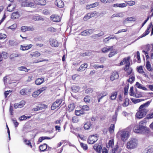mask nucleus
<instances>
[{
	"label": "nucleus",
	"mask_w": 153,
	"mask_h": 153,
	"mask_svg": "<svg viewBox=\"0 0 153 153\" xmlns=\"http://www.w3.org/2000/svg\"><path fill=\"white\" fill-rule=\"evenodd\" d=\"M146 121L144 119L140 121L138 125L135 126L134 127V131L136 133L146 134L149 132V128L146 126Z\"/></svg>",
	"instance_id": "1"
},
{
	"label": "nucleus",
	"mask_w": 153,
	"mask_h": 153,
	"mask_svg": "<svg viewBox=\"0 0 153 153\" xmlns=\"http://www.w3.org/2000/svg\"><path fill=\"white\" fill-rule=\"evenodd\" d=\"M150 102V101H147L140 106L139 108V111L136 113V116L137 118L140 119L146 115L147 112V110L146 108L148 106Z\"/></svg>",
	"instance_id": "2"
},
{
	"label": "nucleus",
	"mask_w": 153,
	"mask_h": 153,
	"mask_svg": "<svg viewBox=\"0 0 153 153\" xmlns=\"http://www.w3.org/2000/svg\"><path fill=\"white\" fill-rule=\"evenodd\" d=\"M138 144L137 140L134 138H131L127 144V148L128 149H134L137 147Z\"/></svg>",
	"instance_id": "3"
},
{
	"label": "nucleus",
	"mask_w": 153,
	"mask_h": 153,
	"mask_svg": "<svg viewBox=\"0 0 153 153\" xmlns=\"http://www.w3.org/2000/svg\"><path fill=\"white\" fill-rule=\"evenodd\" d=\"M121 138L123 141L126 140L129 137V132L127 129H125L121 130L120 132Z\"/></svg>",
	"instance_id": "4"
},
{
	"label": "nucleus",
	"mask_w": 153,
	"mask_h": 153,
	"mask_svg": "<svg viewBox=\"0 0 153 153\" xmlns=\"http://www.w3.org/2000/svg\"><path fill=\"white\" fill-rule=\"evenodd\" d=\"M98 138L97 134L91 135L88 138V143L89 144H93L98 140Z\"/></svg>",
	"instance_id": "5"
},
{
	"label": "nucleus",
	"mask_w": 153,
	"mask_h": 153,
	"mask_svg": "<svg viewBox=\"0 0 153 153\" xmlns=\"http://www.w3.org/2000/svg\"><path fill=\"white\" fill-rule=\"evenodd\" d=\"M28 0H19L22 6L31 7L34 6V4L29 1H27Z\"/></svg>",
	"instance_id": "6"
},
{
	"label": "nucleus",
	"mask_w": 153,
	"mask_h": 153,
	"mask_svg": "<svg viewBox=\"0 0 153 153\" xmlns=\"http://www.w3.org/2000/svg\"><path fill=\"white\" fill-rule=\"evenodd\" d=\"M62 102V99H60L56 100V101L54 102L52 104L51 107V110H54L56 108L59 107Z\"/></svg>",
	"instance_id": "7"
},
{
	"label": "nucleus",
	"mask_w": 153,
	"mask_h": 153,
	"mask_svg": "<svg viewBox=\"0 0 153 153\" xmlns=\"http://www.w3.org/2000/svg\"><path fill=\"white\" fill-rule=\"evenodd\" d=\"M30 89L28 88H23L20 90L19 93L20 94L23 96H25L28 94L30 92Z\"/></svg>",
	"instance_id": "8"
},
{
	"label": "nucleus",
	"mask_w": 153,
	"mask_h": 153,
	"mask_svg": "<svg viewBox=\"0 0 153 153\" xmlns=\"http://www.w3.org/2000/svg\"><path fill=\"white\" fill-rule=\"evenodd\" d=\"M47 106L45 105L40 104L37 106L36 108H33L32 109V111H37L44 109L46 108Z\"/></svg>",
	"instance_id": "9"
},
{
	"label": "nucleus",
	"mask_w": 153,
	"mask_h": 153,
	"mask_svg": "<svg viewBox=\"0 0 153 153\" xmlns=\"http://www.w3.org/2000/svg\"><path fill=\"white\" fill-rule=\"evenodd\" d=\"M130 57L129 56L124 58L123 60L120 62V65H123L124 64H126V66H130Z\"/></svg>",
	"instance_id": "10"
},
{
	"label": "nucleus",
	"mask_w": 153,
	"mask_h": 153,
	"mask_svg": "<svg viewBox=\"0 0 153 153\" xmlns=\"http://www.w3.org/2000/svg\"><path fill=\"white\" fill-rule=\"evenodd\" d=\"M96 14L97 13L96 11L92 12L91 13H88L86 15L84 16L83 18V19L85 21H86L90 18L95 16Z\"/></svg>",
	"instance_id": "11"
},
{
	"label": "nucleus",
	"mask_w": 153,
	"mask_h": 153,
	"mask_svg": "<svg viewBox=\"0 0 153 153\" xmlns=\"http://www.w3.org/2000/svg\"><path fill=\"white\" fill-rule=\"evenodd\" d=\"M51 19L53 22H58L60 20V17L56 15H52L50 17Z\"/></svg>",
	"instance_id": "12"
},
{
	"label": "nucleus",
	"mask_w": 153,
	"mask_h": 153,
	"mask_svg": "<svg viewBox=\"0 0 153 153\" xmlns=\"http://www.w3.org/2000/svg\"><path fill=\"white\" fill-rule=\"evenodd\" d=\"M119 75L117 72L116 71L113 72L111 75L110 79L111 81L114 80L115 79L118 78Z\"/></svg>",
	"instance_id": "13"
},
{
	"label": "nucleus",
	"mask_w": 153,
	"mask_h": 153,
	"mask_svg": "<svg viewBox=\"0 0 153 153\" xmlns=\"http://www.w3.org/2000/svg\"><path fill=\"white\" fill-rule=\"evenodd\" d=\"M152 22H151L150 23V24L149 25V27H148L146 30L145 31V32L143 33L141 36H139V38H138V39L142 38L143 37H145L149 33V29L150 28V27L152 26Z\"/></svg>",
	"instance_id": "14"
},
{
	"label": "nucleus",
	"mask_w": 153,
	"mask_h": 153,
	"mask_svg": "<svg viewBox=\"0 0 153 153\" xmlns=\"http://www.w3.org/2000/svg\"><path fill=\"white\" fill-rule=\"evenodd\" d=\"M33 1L35 4L38 5H45L46 4L45 0H33Z\"/></svg>",
	"instance_id": "15"
},
{
	"label": "nucleus",
	"mask_w": 153,
	"mask_h": 153,
	"mask_svg": "<svg viewBox=\"0 0 153 153\" xmlns=\"http://www.w3.org/2000/svg\"><path fill=\"white\" fill-rule=\"evenodd\" d=\"M94 148L97 152L100 153L102 146L101 145L96 144L94 146Z\"/></svg>",
	"instance_id": "16"
},
{
	"label": "nucleus",
	"mask_w": 153,
	"mask_h": 153,
	"mask_svg": "<svg viewBox=\"0 0 153 153\" xmlns=\"http://www.w3.org/2000/svg\"><path fill=\"white\" fill-rule=\"evenodd\" d=\"M113 46L105 47L102 49V52L104 53H107L112 50L113 49Z\"/></svg>",
	"instance_id": "17"
},
{
	"label": "nucleus",
	"mask_w": 153,
	"mask_h": 153,
	"mask_svg": "<svg viewBox=\"0 0 153 153\" xmlns=\"http://www.w3.org/2000/svg\"><path fill=\"white\" fill-rule=\"evenodd\" d=\"M55 4L59 8H62L64 6V3L61 0H56L55 1Z\"/></svg>",
	"instance_id": "18"
},
{
	"label": "nucleus",
	"mask_w": 153,
	"mask_h": 153,
	"mask_svg": "<svg viewBox=\"0 0 153 153\" xmlns=\"http://www.w3.org/2000/svg\"><path fill=\"white\" fill-rule=\"evenodd\" d=\"M153 152V146H148L146 148L143 153H151Z\"/></svg>",
	"instance_id": "19"
},
{
	"label": "nucleus",
	"mask_w": 153,
	"mask_h": 153,
	"mask_svg": "<svg viewBox=\"0 0 153 153\" xmlns=\"http://www.w3.org/2000/svg\"><path fill=\"white\" fill-rule=\"evenodd\" d=\"M32 46V45L29 44V45H21L20 49L22 51L28 50Z\"/></svg>",
	"instance_id": "20"
},
{
	"label": "nucleus",
	"mask_w": 153,
	"mask_h": 153,
	"mask_svg": "<svg viewBox=\"0 0 153 153\" xmlns=\"http://www.w3.org/2000/svg\"><path fill=\"white\" fill-rule=\"evenodd\" d=\"M127 4L126 3H116L113 4L112 7H119L120 8H123L126 7Z\"/></svg>",
	"instance_id": "21"
},
{
	"label": "nucleus",
	"mask_w": 153,
	"mask_h": 153,
	"mask_svg": "<svg viewBox=\"0 0 153 153\" xmlns=\"http://www.w3.org/2000/svg\"><path fill=\"white\" fill-rule=\"evenodd\" d=\"M99 4L98 2H96L94 3L87 5L86 6V8L88 9L95 7L98 6Z\"/></svg>",
	"instance_id": "22"
},
{
	"label": "nucleus",
	"mask_w": 153,
	"mask_h": 153,
	"mask_svg": "<svg viewBox=\"0 0 153 153\" xmlns=\"http://www.w3.org/2000/svg\"><path fill=\"white\" fill-rule=\"evenodd\" d=\"M137 70L140 73L143 74V75H144L145 77H147V75L143 71V67L142 66H140L139 67H137Z\"/></svg>",
	"instance_id": "23"
},
{
	"label": "nucleus",
	"mask_w": 153,
	"mask_h": 153,
	"mask_svg": "<svg viewBox=\"0 0 153 153\" xmlns=\"http://www.w3.org/2000/svg\"><path fill=\"white\" fill-rule=\"evenodd\" d=\"M87 67L88 65L86 63L82 64L81 65L79 68L78 69V71H83L85 70Z\"/></svg>",
	"instance_id": "24"
},
{
	"label": "nucleus",
	"mask_w": 153,
	"mask_h": 153,
	"mask_svg": "<svg viewBox=\"0 0 153 153\" xmlns=\"http://www.w3.org/2000/svg\"><path fill=\"white\" fill-rule=\"evenodd\" d=\"M124 16L123 13L120 12L117 13L113 14L111 17V18H113L114 17H120L121 18L123 17Z\"/></svg>",
	"instance_id": "25"
},
{
	"label": "nucleus",
	"mask_w": 153,
	"mask_h": 153,
	"mask_svg": "<svg viewBox=\"0 0 153 153\" xmlns=\"http://www.w3.org/2000/svg\"><path fill=\"white\" fill-rule=\"evenodd\" d=\"M20 16V15L19 14L18 11H17L15 12L12 13L11 15V18L12 19H18Z\"/></svg>",
	"instance_id": "26"
},
{
	"label": "nucleus",
	"mask_w": 153,
	"mask_h": 153,
	"mask_svg": "<svg viewBox=\"0 0 153 153\" xmlns=\"http://www.w3.org/2000/svg\"><path fill=\"white\" fill-rule=\"evenodd\" d=\"M44 82V79L43 78H39L35 81V84L39 85L42 83Z\"/></svg>",
	"instance_id": "27"
},
{
	"label": "nucleus",
	"mask_w": 153,
	"mask_h": 153,
	"mask_svg": "<svg viewBox=\"0 0 153 153\" xmlns=\"http://www.w3.org/2000/svg\"><path fill=\"white\" fill-rule=\"evenodd\" d=\"M48 147L47 144L46 143H44L39 146V149L41 151L43 152L46 150Z\"/></svg>",
	"instance_id": "28"
},
{
	"label": "nucleus",
	"mask_w": 153,
	"mask_h": 153,
	"mask_svg": "<svg viewBox=\"0 0 153 153\" xmlns=\"http://www.w3.org/2000/svg\"><path fill=\"white\" fill-rule=\"evenodd\" d=\"M146 67L149 71H152L153 70V68L151 67V65L149 61L146 62Z\"/></svg>",
	"instance_id": "29"
},
{
	"label": "nucleus",
	"mask_w": 153,
	"mask_h": 153,
	"mask_svg": "<svg viewBox=\"0 0 153 153\" xmlns=\"http://www.w3.org/2000/svg\"><path fill=\"white\" fill-rule=\"evenodd\" d=\"M130 66H126L124 70L128 75L130 74L132 72V69L131 68L129 67Z\"/></svg>",
	"instance_id": "30"
},
{
	"label": "nucleus",
	"mask_w": 153,
	"mask_h": 153,
	"mask_svg": "<svg viewBox=\"0 0 153 153\" xmlns=\"http://www.w3.org/2000/svg\"><path fill=\"white\" fill-rule=\"evenodd\" d=\"M50 42L52 46L55 47L58 46L59 44L58 42L56 39H53L52 41H50Z\"/></svg>",
	"instance_id": "31"
},
{
	"label": "nucleus",
	"mask_w": 153,
	"mask_h": 153,
	"mask_svg": "<svg viewBox=\"0 0 153 153\" xmlns=\"http://www.w3.org/2000/svg\"><path fill=\"white\" fill-rule=\"evenodd\" d=\"M135 79V78L134 75V74L132 73L131 75L130 76L129 78L127 80V81L128 82L132 83L134 81Z\"/></svg>",
	"instance_id": "32"
},
{
	"label": "nucleus",
	"mask_w": 153,
	"mask_h": 153,
	"mask_svg": "<svg viewBox=\"0 0 153 153\" xmlns=\"http://www.w3.org/2000/svg\"><path fill=\"white\" fill-rule=\"evenodd\" d=\"M136 86L138 88L144 90H147V88H146L143 86L141 84H140L138 82H136Z\"/></svg>",
	"instance_id": "33"
},
{
	"label": "nucleus",
	"mask_w": 153,
	"mask_h": 153,
	"mask_svg": "<svg viewBox=\"0 0 153 153\" xmlns=\"http://www.w3.org/2000/svg\"><path fill=\"white\" fill-rule=\"evenodd\" d=\"M131 100L133 103L136 104L143 101L144 100L143 99H138L132 98L131 99Z\"/></svg>",
	"instance_id": "34"
},
{
	"label": "nucleus",
	"mask_w": 153,
	"mask_h": 153,
	"mask_svg": "<svg viewBox=\"0 0 153 153\" xmlns=\"http://www.w3.org/2000/svg\"><path fill=\"white\" fill-rule=\"evenodd\" d=\"M71 89L72 91L77 92L79 91V87L78 86L74 85L71 87Z\"/></svg>",
	"instance_id": "35"
},
{
	"label": "nucleus",
	"mask_w": 153,
	"mask_h": 153,
	"mask_svg": "<svg viewBox=\"0 0 153 153\" xmlns=\"http://www.w3.org/2000/svg\"><path fill=\"white\" fill-rule=\"evenodd\" d=\"M75 106L73 103L70 104L68 105V110L70 112L72 111L74 109Z\"/></svg>",
	"instance_id": "36"
},
{
	"label": "nucleus",
	"mask_w": 153,
	"mask_h": 153,
	"mask_svg": "<svg viewBox=\"0 0 153 153\" xmlns=\"http://www.w3.org/2000/svg\"><path fill=\"white\" fill-rule=\"evenodd\" d=\"M117 95V92H114L111 94L110 96V99L111 100H114L116 99Z\"/></svg>",
	"instance_id": "37"
},
{
	"label": "nucleus",
	"mask_w": 153,
	"mask_h": 153,
	"mask_svg": "<svg viewBox=\"0 0 153 153\" xmlns=\"http://www.w3.org/2000/svg\"><path fill=\"white\" fill-rule=\"evenodd\" d=\"M21 56V55L20 54L13 53L11 54L10 56V59H13L15 57H19Z\"/></svg>",
	"instance_id": "38"
},
{
	"label": "nucleus",
	"mask_w": 153,
	"mask_h": 153,
	"mask_svg": "<svg viewBox=\"0 0 153 153\" xmlns=\"http://www.w3.org/2000/svg\"><path fill=\"white\" fill-rule=\"evenodd\" d=\"M15 8V7L14 5L9 4L7 7V10L9 12H12L13 10Z\"/></svg>",
	"instance_id": "39"
},
{
	"label": "nucleus",
	"mask_w": 153,
	"mask_h": 153,
	"mask_svg": "<svg viewBox=\"0 0 153 153\" xmlns=\"http://www.w3.org/2000/svg\"><path fill=\"white\" fill-rule=\"evenodd\" d=\"M33 19L35 21H38L39 20H43L42 18L38 15L33 16Z\"/></svg>",
	"instance_id": "40"
},
{
	"label": "nucleus",
	"mask_w": 153,
	"mask_h": 153,
	"mask_svg": "<svg viewBox=\"0 0 153 153\" xmlns=\"http://www.w3.org/2000/svg\"><path fill=\"white\" fill-rule=\"evenodd\" d=\"M114 145V141L113 140H109L108 142V144L107 145V148H112L113 147V146Z\"/></svg>",
	"instance_id": "41"
},
{
	"label": "nucleus",
	"mask_w": 153,
	"mask_h": 153,
	"mask_svg": "<svg viewBox=\"0 0 153 153\" xmlns=\"http://www.w3.org/2000/svg\"><path fill=\"white\" fill-rule=\"evenodd\" d=\"M91 126V125L90 122H87L85 124L84 127L85 129L88 130L90 128Z\"/></svg>",
	"instance_id": "42"
},
{
	"label": "nucleus",
	"mask_w": 153,
	"mask_h": 153,
	"mask_svg": "<svg viewBox=\"0 0 153 153\" xmlns=\"http://www.w3.org/2000/svg\"><path fill=\"white\" fill-rule=\"evenodd\" d=\"M84 111L82 109L78 111L76 110L75 111V114L77 116H79L81 114H84Z\"/></svg>",
	"instance_id": "43"
},
{
	"label": "nucleus",
	"mask_w": 153,
	"mask_h": 153,
	"mask_svg": "<svg viewBox=\"0 0 153 153\" xmlns=\"http://www.w3.org/2000/svg\"><path fill=\"white\" fill-rule=\"evenodd\" d=\"M18 69L20 71H24L25 72L28 71V70L25 67L23 66L18 67Z\"/></svg>",
	"instance_id": "44"
},
{
	"label": "nucleus",
	"mask_w": 153,
	"mask_h": 153,
	"mask_svg": "<svg viewBox=\"0 0 153 153\" xmlns=\"http://www.w3.org/2000/svg\"><path fill=\"white\" fill-rule=\"evenodd\" d=\"M90 99L91 97L90 96H87L85 97L84 100L86 103H88L90 102Z\"/></svg>",
	"instance_id": "45"
},
{
	"label": "nucleus",
	"mask_w": 153,
	"mask_h": 153,
	"mask_svg": "<svg viewBox=\"0 0 153 153\" xmlns=\"http://www.w3.org/2000/svg\"><path fill=\"white\" fill-rule=\"evenodd\" d=\"M25 104V102L24 101H21L19 103H18L19 108H20L23 107Z\"/></svg>",
	"instance_id": "46"
},
{
	"label": "nucleus",
	"mask_w": 153,
	"mask_h": 153,
	"mask_svg": "<svg viewBox=\"0 0 153 153\" xmlns=\"http://www.w3.org/2000/svg\"><path fill=\"white\" fill-rule=\"evenodd\" d=\"M129 100L128 99H126L124 102L123 104V105L124 107H126L128 106L129 104Z\"/></svg>",
	"instance_id": "47"
},
{
	"label": "nucleus",
	"mask_w": 153,
	"mask_h": 153,
	"mask_svg": "<svg viewBox=\"0 0 153 153\" xmlns=\"http://www.w3.org/2000/svg\"><path fill=\"white\" fill-rule=\"evenodd\" d=\"M118 110L116 111L115 113V114L114 115H113V117L112 120L113 121H116L117 120V117L118 115Z\"/></svg>",
	"instance_id": "48"
},
{
	"label": "nucleus",
	"mask_w": 153,
	"mask_h": 153,
	"mask_svg": "<svg viewBox=\"0 0 153 153\" xmlns=\"http://www.w3.org/2000/svg\"><path fill=\"white\" fill-rule=\"evenodd\" d=\"M40 94V92L38 90H37L34 91L32 94V96L34 97H37Z\"/></svg>",
	"instance_id": "49"
},
{
	"label": "nucleus",
	"mask_w": 153,
	"mask_h": 153,
	"mask_svg": "<svg viewBox=\"0 0 153 153\" xmlns=\"http://www.w3.org/2000/svg\"><path fill=\"white\" fill-rule=\"evenodd\" d=\"M80 146L84 150H86L88 149V147L87 145L86 144L81 143H80Z\"/></svg>",
	"instance_id": "50"
},
{
	"label": "nucleus",
	"mask_w": 153,
	"mask_h": 153,
	"mask_svg": "<svg viewBox=\"0 0 153 153\" xmlns=\"http://www.w3.org/2000/svg\"><path fill=\"white\" fill-rule=\"evenodd\" d=\"M117 53V51H111L108 55V56L109 57H111L114 56Z\"/></svg>",
	"instance_id": "51"
},
{
	"label": "nucleus",
	"mask_w": 153,
	"mask_h": 153,
	"mask_svg": "<svg viewBox=\"0 0 153 153\" xmlns=\"http://www.w3.org/2000/svg\"><path fill=\"white\" fill-rule=\"evenodd\" d=\"M32 56L37 57L40 55V53L38 51H36L31 54Z\"/></svg>",
	"instance_id": "52"
},
{
	"label": "nucleus",
	"mask_w": 153,
	"mask_h": 153,
	"mask_svg": "<svg viewBox=\"0 0 153 153\" xmlns=\"http://www.w3.org/2000/svg\"><path fill=\"white\" fill-rule=\"evenodd\" d=\"M81 35L82 36H86L88 35H89L88 34V32L87 31V30H85L82 32L80 33Z\"/></svg>",
	"instance_id": "53"
},
{
	"label": "nucleus",
	"mask_w": 153,
	"mask_h": 153,
	"mask_svg": "<svg viewBox=\"0 0 153 153\" xmlns=\"http://www.w3.org/2000/svg\"><path fill=\"white\" fill-rule=\"evenodd\" d=\"M125 2L130 6H133L135 4V1H125Z\"/></svg>",
	"instance_id": "54"
},
{
	"label": "nucleus",
	"mask_w": 153,
	"mask_h": 153,
	"mask_svg": "<svg viewBox=\"0 0 153 153\" xmlns=\"http://www.w3.org/2000/svg\"><path fill=\"white\" fill-rule=\"evenodd\" d=\"M134 19L133 17H127L124 20L123 22L124 23H125L128 21H132Z\"/></svg>",
	"instance_id": "55"
},
{
	"label": "nucleus",
	"mask_w": 153,
	"mask_h": 153,
	"mask_svg": "<svg viewBox=\"0 0 153 153\" xmlns=\"http://www.w3.org/2000/svg\"><path fill=\"white\" fill-rule=\"evenodd\" d=\"M48 30L51 32H54L56 31V30L52 27H49L48 28Z\"/></svg>",
	"instance_id": "56"
},
{
	"label": "nucleus",
	"mask_w": 153,
	"mask_h": 153,
	"mask_svg": "<svg viewBox=\"0 0 153 153\" xmlns=\"http://www.w3.org/2000/svg\"><path fill=\"white\" fill-rule=\"evenodd\" d=\"M114 128V125L112 124L111 125L109 128V131L110 133H112L113 132Z\"/></svg>",
	"instance_id": "57"
},
{
	"label": "nucleus",
	"mask_w": 153,
	"mask_h": 153,
	"mask_svg": "<svg viewBox=\"0 0 153 153\" xmlns=\"http://www.w3.org/2000/svg\"><path fill=\"white\" fill-rule=\"evenodd\" d=\"M119 149H118L117 148V147H116V148L113 149L112 150V152H110V153H119V152L118 151V150Z\"/></svg>",
	"instance_id": "58"
},
{
	"label": "nucleus",
	"mask_w": 153,
	"mask_h": 153,
	"mask_svg": "<svg viewBox=\"0 0 153 153\" xmlns=\"http://www.w3.org/2000/svg\"><path fill=\"white\" fill-rule=\"evenodd\" d=\"M147 119H150L153 118V112L148 114L146 116Z\"/></svg>",
	"instance_id": "59"
},
{
	"label": "nucleus",
	"mask_w": 153,
	"mask_h": 153,
	"mask_svg": "<svg viewBox=\"0 0 153 153\" xmlns=\"http://www.w3.org/2000/svg\"><path fill=\"white\" fill-rule=\"evenodd\" d=\"M89 107L87 105H83L82 106V110H84L85 111H88L89 110Z\"/></svg>",
	"instance_id": "60"
},
{
	"label": "nucleus",
	"mask_w": 153,
	"mask_h": 153,
	"mask_svg": "<svg viewBox=\"0 0 153 153\" xmlns=\"http://www.w3.org/2000/svg\"><path fill=\"white\" fill-rule=\"evenodd\" d=\"M12 120L14 123L15 127H16L17 126H18L19 125V123L18 122H17L16 120L15 119H13V118L12 119Z\"/></svg>",
	"instance_id": "61"
},
{
	"label": "nucleus",
	"mask_w": 153,
	"mask_h": 153,
	"mask_svg": "<svg viewBox=\"0 0 153 153\" xmlns=\"http://www.w3.org/2000/svg\"><path fill=\"white\" fill-rule=\"evenodd\" d=\"M19 120L20 121H22L26 120V116L25 115H22L19 117Z\"/></svg>",
	"instance_id": "62"
},
{
	"label": "nucleus",
	"mask_w": 153,
	"mask_h": 153,
	"mask_svg": "<svg viewBox=\"0 0 153 153\" xmlns=\"http://www.w3.org/2000/svg\"><path fill=\"white\" fill-rule=\"evenodd\" d=\"M128 88V86H125L124 88V95H126L127 94Z\"/></svg>",
	"instance_id": "63"
},
{
	"label": "nucleus",
	"mask_w": 153,
	"mask_h": 153,
	"mask_svg": "<svg viewBox=\"0 0 153 153\" xmlns=\"http://www.w3.org/2000/svg\"><path fill=\"white\" fill-rule=\"evenodd\" d=\"M78 119L76 116H74L72 118V121L73 123H77L78 122Z\"/></svg>",
	"instance_id": "64"
}]
</instances>
